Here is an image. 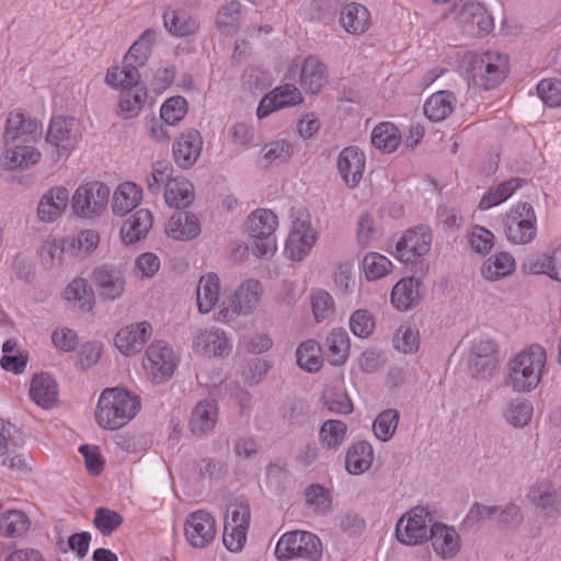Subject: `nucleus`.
<instances>
[{"instance_id":"obj_1","label":"nucleus","mask_w":561,"mask_h":561,"mask_svg":"<svg viewBox=\"0 0 561 561\" xmlns=\"http://www.w3.org/2000/svg\"><path fill=\"white\" fill-rule=\"evenodd\" d=\"M140 409V401L121 388H107L101 393L95 419L98 424L110 431L125 426Z\"/></svg>"},{"instance_id":"obj_2","label":"nucleus","mask_w":561,"mask_h":561,"mask_svg":"<svg viewBox=\"0 0 561 561\" xmlns=\"http://www.w3.org/2000/svg\"><path fill=\"white\" fill-rule=\"evenodd\" d=\"M546 359V351L538 344L522 351L508 363L510 371L505 385L515 391H531L540 382Z\"/></svg>"},{"instance_id":"obj_3","label":"nucleus","mask_w":561,"mask_h":561,"mask_svg":"<svg viewBox=\"0 0 561 561\" xmlns=\"http://www.w3.org/2000/svg\"><path fill=\"white\" fill-rule=\"evenodd\" d=\"M275 556L278 560L294 558L319 561L322 557L321 540L309 531L294 530L284 534L275 548Z\"/></svg>"},{"instance_id":"obj_4","label":"nucleus","mask_w":561,"mask_h":561,"mask_svg":"<svg viewBox=\"0 0 561 561\" xmlns=\"http://www.w3.org/2000/svg\"><path fill=\"white\" fill-rule=\"evenodd\" d=\"M248 224L253 240V254L257 257L272 255L276 250V238L274 236L278 225L276 215L270 209H256L249 216Z\"/></svg>"},{"instance_id":"obj_5","label":"nucleus","mask_w":561,"mask_h":561,"mask_svg":"<svg viewBox=\"0 0 561 561\" xmlns=\"http://www.w3.org/2000/svg\"><path fill=\"white\" fill-rule=\"evenodd\" d=\"M111 190L102 182L80 185L71 198L73 213L82 218L92 219L101 215L108 204Z\"/></svg>"},{"instance_id":"obj_6","label":"nucleus","mask_w":561,"mask_h":561,"mask_svg":"<svg viewBox=\"0 0 561 561\" xmlns=\"http://www.w3.org/2000/svg\"><path fill=\"white\" fill-rule=\"evenodd\" d=\"M504 232L508 241L515 244H528L537 234V217L528 203H518L505 218Z\"/></svg>"},{"instance_id":"obj_7","label":"nucleus","mask_w":561,"mask_h":561,"mask_svg":"<svg viewBox=\"0 0 561 561\" xmlns=\"http://www.w3.org/2000/svg\"><path fill=\"white\" fill-rule=\"evenodd\" d=\"M431 522L430 513L424 507L412 508L398 520L396 525L397 539L408 546L423 543L432 533Z\"/></svg>"},{"instance_id":"obj_8","label":"nucleus","mask_w":561,"mask_h":561,"mask_svg":"<svg viewBox=\"0 0 561 561\" xmlns=\"http://www.w3.org/2000/svg\"><path fill=\"white\" fill-rule=\"evenodd\" d=\"M263 293L259 280L247 279L236 290L231 301V308L219 310L217 320L229 322L239 314H250L259 306Z\"/></svg>"},{"instance_id":"obj_9","label":"nucleus","mask_w":561,"mask_h":561,"mask_svg":"<svg viewBox=\"0 0 561 561\" xmlns=\"http://www.w3.org/2000/svg\"><path fill=\"white\" fill-rule=\"evenodd\" d=\"M470 65L472 79L485 90L494 88L504 79L506 65L499 53L485 51L480 56H476Z\"/></svg>"},{"instance_id":"obj_10","label":"nucleus","mask_w":561,"mask_h":561,"mask_svg":"<svg viewBox=\"0 0 561 561\" xmlns=\"http://www.w3.org/2000/svg\"><path fill=\"white\" fill-rule=\"evenodd\" d=\"M432 244V232L428 227L419 226L405 231L396 244V256L404 263L428 253Z\"/></svg>"},{"instance_id":"obj_11","label":"nucleus","mask_w":561,"mask_h":561,"mask_svg":"<svg viewBox=\"0 0 561 561\" xmlns=\"http://www.w3.org/2000/svg\"><path fill=\"white\" fill-rule=\"evenodd\" d=\"M144 366L151 374L154 382H163L173 375L175 369L173 350L164 341L150 344L146 351Z\"/></svg>"},{"instance_id":"obj_12","label":"nucleus","mask_w":561,"mask_h":561,"mask_svg":"<svg viewBox=\"0 0 561 561\" xmlns=\"http://www.w3.org/2000/svg\"><path fill=\"white\" fill-rule=\"evenodd\" d=\"M80 138V124L72 116H56L51 118L46 135V141L62 151H71Z\"/></svg>"},{"instance_id":"obj_13","label":"nucleus","mask_w":561,"mask_h":561,"mask_svg":"<svg viewBox=\"0 0 561 561\" xmlns=\"http://www.w3.org/2000/svg\"><path fill=\"white\" fill-rule=\"evenodd\" d=\"M184 533L192 547L205 548L216 536L215 519L203 510L191 513L185 520Z\"/></svg>"},{"instance_id":"obj_14","label":"nucleus","mask_w":561,"mask_h":561,"mask_svg":"<svg viewBox=\"0 0 561 561\" xmlns=\"http://www.w3.org/2000/svg\"><path fill=\"white\" fill-rule=\"evenodd\" d=\"M203 138L195 128L183 130L172 147L176 165L183 170L191 169L198 160L203 149Z\"/></svg>"},{"instance_id":"obj_15","label":"nucleus","mask_w":561,"mask_h":561,"mask_svg":"<svg viewBox=\"0 0 561 561\" xmlns=\"http://www.w3.org/2000/svg\"><path fill=\"white\" fill-rule=\"evenodd\" d=\"M41 123L25 113L19 111L10 112L7 117L5 129L3 133L4 146L8 147L13 145L19 139L25 144L35 141L36 133Z\"/></svg>"},{"instance_id":"obj_16","label":"nucleus","mask_w":561,"mask_h":561,"mask_svg":"<svg viewBox=\"0 0 561 561\" xmlns=\"http://www.w3.org/2000/svg\"><path fill=\"white\" fill-rule=\"evenodd\" d=\"M92 282L100 297L105 300H115L125 290V278L122 272L113 265L95 267L92 272Z\"/></svg>"},{"instance_id":"obj_17","label":"nucleus","mask_w":561,"mask_h":561,"mask_svg":"<svg viewBox=\"0 0 561 561\" xmlns=\"http://www.w3.org/2000/svg\"><path fill=\"white\" fill-rule=\"evenodd\" d=\"M366 158L364 152L355 147L350 146L344 148L337 158V170L348 188H355L365 170Z\"/></svg>"},{"instance_id":"obj_18","label":"nucleus","mask_w":561,"mask_h":561,"mask_svg":"<svg viewBox=\"0 0 561 561\" xmlns=\"http://www.w3.org/2000/svg\"><path fill=\"white\" fill-rule=\"evenodd\" d=\"M151 334L152 327L147 321L130 324L117 332L115 345L122 354L135 355L144 348Z\"/></svg>"},{"instance_id":"obj_19","label":"nucleus","mask_w":561,"mask_h":561,"mask_svg":"<svg viewBox=\"0 0 561 561\" xmlns=\"http://www.w3.org/2000/svg\"><path fill=\"white\" fill-rule=\"evenodd\" d=\"M301 102L302 94L300 90L294 84L286 83L275 88L261 100L256 110V115L259 118H263L276 110L294 106Z\"/></svg>"},{"instance_id":"obj_20","label":"nucleus","mask_w":561,"mask_h":561,"mask_svg":"<svg viewBox=\"0 0 561 561\" xmlns=\"http://www.w3.org/2000/svg\"><path fill=\"white\" fill-rule=\"evenodd\" d=\"M69 204V191L64 186H55L47 191L39 199L37 217L42 222L56 221Z\"/></svg>"},{"instance_id":"obj_21","label":"nucleus","mask_w":561,"mask_h":561,"mask_svg":"<svg viewBox=\"0 0 561 561\" xmlns=\"http://www.w3.org/2000/svg\"><path fill=\"white\" fill-rule=\"evenodd\" d=\"M459 19L478 37H483L493 28L492 16L479 2L465 3L459 11Z\"/></svg>"},{"instance_id":"obj_22","label":"nucleus","mask_w":561,"mask_h":561,"mask_svg":"<svg viewBox=\"0 0 561 561\" xmlns=\"http://www.w3.org/2000/svg\"><path fill=\"white\" fill-rule=\"evenodd\" d=\"M428 539L432 540L434 551L443 559H451L460 550V536L455 528L445 524H433Z\"/></svg>"},{"instance_id":"obj_23","label":"nucleus","mask_w":561,"mask_h":561,"mask_svg":"<svg viewBox=\"0 0 561 561\" xmlns=\"http://www.w3.org/2000/svg\"><path fill=\"white\" fill-rule=\"evenodd\" d=\"M41 157V151L35 147L14 142L5 147L2 168L10 171L26 170L38 163Z\"/></svg>"},{"instance_id":"obj_24","label":"nucleus","mask_w":561,"mask_h":561,"mask_svg":"<svg viewBox=\"0 0 561 561\" xmlns=\"http://www.w3.org/2000/svg\"><path fill=\"white\" fill-rule=\"evenodd\" d=\"M524 268L530 274H546L561 282V243L551 253H538L527 257Z\"/></svg>"},{"instance_id":"obj_25","label":"nucleus","mask_w":561,"mask_h":561,"mask_svg":"<svg viewBox=\"0 0 561 561\" xmlns=\"http://www.w3.org/2000/svg\"><path fill=\"white\" fill-rule=\"evenodd\" d=\"M350 337L342 328H334L325 337L322 355L332 366H342L350 355Z\"/></svg>"},{"instance_id":"obj_26","label":"nucleus","mask_w":561,"mask_h":561,"mask_svg":"<svg viewBox=\"0 0 561 561\" xmlns=\"http://www.w3.org/2000/svg\"><path fill=\"white\" fill-rule=\"evenodd\" d=\"M328 81V69L317 57L309 56L305 59L300 72V85L305 92L318 94Z\"/></svg>"},{"instance_id":"obj_27","label":"nucleus","mask_w":561,"mask_h":561,"mask_svg":"<svg viewBox=\"0 0 561 561\" xmlns=\"http://www.w3.org/2000/svg\"><path fill=\"white\" fill-rule=\"evenodd\" d=\"M339 21L341 26L353 35L366 33L371 25L368 9L356 2L348 3L342 8Z\"/></svg>"},{"instance_id":"obj_28","label":"nucleus","mask_w":561,"mask_h":561,"mask_svg":"<svg viewBox=\"0 0 561 561\" xmlns=\"http://www.w3.org/2000/svg\"><path fill=\"white\" fill-rule=\"evenodd\" d=\"M422 282L415 277L402 278L392 288L391 304L399 310H408L422 298Z\"/></svg>"},{"instance_id":"obj_29","label":"nucleus","mask_w":561,"mask_h":561,"mask_svg":"<svg viewBox=\"0 0 561 561\" xmlns=\"http://www.w3.org/2000/svg\"><path fill=\"white\" fill-rule=\"evenodd\" d=\"M32 400L44 409H50L58 399V386L48 373H41L33 377L30 387Z\"/></svg>"},{"instance_id":"obj_30","label":"nucleus","mask_w":561,"mask_h":561,"mask_svg":"<svg viewBox=\"0 0 561 561\" xmlns=\"http://www.w3.org/2000/svg\"><path fill=\"white\" fill-rule=\"evenodd\" d=\"M218 420V408L214 400H204L193 409L190 427L193 434L203 436L210 433Z\"/></svg>"},{"instance_id":"obj_31","label":"nucleus","mask_w":561,"mask_h":561,"mask_svg":"<svg viewBox=\"0 0 561 561\" xmlns=\"http://www.w3.org/2000/svg\"><path fill=\"white\" fill-rule=\"evenodd\" d=\"M152 227V215L147 209H138L130 215L121 228L125 244H134L145 238Z\"/></svg>"},{"instance_id":"obj_32","label":"nucleus","mask_w":561,"mask_h":561,"mask_svg":"<svg viewBox=\"0 0 561 561\" xmlns=\"http://www.w3.org/2000/svg\"><path fill=\"white\" fill-rule=\"evenodd\" d=\"M165 203L176 209H184L194 202V186L183 176H171L164 190Z\"/></svg>"},{"instance_id":"obj_33","label":"nucleus","mask_w":561,"mask_h":561,"mask_svg":"<svg viewBox=\"0 0 561 561\" xmlns=\"http://www.w3.org/2000/svg\"><path fill=\"white\" fill-rule=\"evenodd\" d=\"M168 234L176 240H191L201 233L198 218L186 211L173 214L169 219Z\"/></svg>"},{"instance_id":"obj_34","label":"nucleus","mask_w":561,"mask_h":561,"mask_svg":"<svg viewBox=\"0 0 561 561\" xmlns=\"http://www.w3.org/2000/svg\"><path fill=\"white\" fill-rule=\"evenodd\" d=\"M141 193V187L133 182L119 184L113 195V213L116 216H125L140 203L142 197Z\"/></svg>"},{"instance_id":"obj_35","label":"nucleus","mask_w":561,"mask_h":561,"mask_svg":"<svg viewBox=\"0 0 561 561\" xmlns=\"http://www.w3.org/2000/svg\"><path fill=\"white\" fill-rule=\"evenodd\" d=\"M374 459V450L369 443L353 444L345 455V468L350 474L357 476L367 471Z\"/></svg>"},{"instance_id":"obj_36","label":"nucleus","mask_w":561,"mask_h":561,"mask_svg":"<svg viewBox=\"0 0 561 561\" xmlns=\"http://www.w3.org/2000/svg\"><path fill=\"white\" fill-rule=\"evenodd\" d=\"M168 32L178 37L193 35L199 28V21L184 10H173L163 14Z\"/></svg>"},{"instance_id":"obj_37","label":"nucleus","mask_w":561,"mask_h":561,"mask_svg":"<svg viewBox=\"0 0 561 561\" xmlns=\"http://www.w3.org/2000/svg\"><path fill=\"white\" fill-rule=\"evenodd\" d=\"M528 499L546 516H551L558 511V492L548 480L540 481L534 485L528 493Z\"/></svg>"},{"instance_id":"obj_38","label":"nucleus","mask_w":561,"mask_h":561,"mask_svg":"<svg viewBox=\"0 0 561 561\" xmlns=\"http://www.w3.org/2000/svg\"><path fill=\"white\" fill-rule=\"evenodd\" d=\"M220 280L216 273H207L199 278L197 286V306L202 313H208L219 298Z\"/></svg>"},{"instance_id":"obj_39","label":"nucleus","mask_w":561,"mask_h":561,"mask_svg":"<svg viewBox=\"0 0 561 561\" xmlns=\"http://www.w3.org/2000/svg\"><path fill=\"white\" fill-rule=\"evenodd\" d=\"M194 346L206 354L226 356L229 353V343L225 332L217 329L205 330L194 340Z\"/></svg>"},{"instance_id":"obj_40","label":"nucleus","mask_w":561,"mask_h":561,"mask_svg":"<svg viewBox=\"0 0 561 561\" xmlns=\"http://www.w3.org/2000/svg\"><path fill=\"white\" fill-rule=\"evenodd\" d=\"M456 98L449 91H438L432 94L424 104V114L432 122L445 119L454 110Z\"/></svg>"},{"instance_id":"obj_41","label":"nucleus","mask_w":561,"mask_h":561,"mask_svg":"<svg viewBox=\"0 0 561 561\" xmlns=\"http://www.w3.org/2000/svg\"><path fill=\"white\" fill-rule=\"evenodd\" d=\"M514 268V257L507 252H500L482 264L481 274L488 280H496L511 274Z\"/></svg>"},{"instance_id":"obj_42","label":"nucleus","mask_w":561,"mask_h":561,"mask_svg":"<svg viewBox=\"0 0 561 561\" xmlns=\"http://www.w3.org/2000/svg\"><path fill=\"white\" fill-rule=\"evenodd\" d=\"M322 346L314 340L302 342L297 351V364L309 373L320 370L322 366Z\"/></svg>"},{"instance_id":"obj_43","label":"nucleus","mask_w":561,"mask_h":561,"mask_svg":"<svg viewBox=\"0 0 561 561\" xmlns=\"http://www.w3.org/2000/svg\"><path fill=\"white\" fill-rule=\"evenodd\" d=\"M146 98L147 92L142 87L123 89L119 95L118 114L124 119L135 117L144 105Z\"/></svg>"},{"instance_id":"obj_44","label":"nucleus","mask_w":561,"mask_h":561,"mask_svg":"<svg viewBox=\"0 0 561 561\" xmlns=\"http://www.w3.org/2000/svg\"><path fill=\"white\" fill-rule=\"evenodd\" d=\"M241 18V3L237 0H230L222 4L217 13L216 24L219 31L225 35H233L239 28Z\"/></svg>"},{"instance_id":"obj_45","label":"nucleus","mask_w":561,"mask_h":561,"mask_svg":"<svg viewBox=\"0 0 561 561\" xmlns=\"http://www.w3.org/2000/svg\"><path fill=\"white\" fill-rule=\"evenodd\" d=\"M400 141V131L392 123H380L371 133V144L385 152H393Z\"/></svg>"},{"instance_id":"obj_46","label":"nucleus","mask_w":561,"mask_h":561,"mask_svg":"<svg viewBox=\"0 0 561 561\" xmlns=\"http://www.w3.org/2000/svg\"><path fill=\"white\" fill-rule=\"evenodd\" d=\"M347 425L340 420H327L320 427L319 440L323 447L336 450L345 440Z\"/></svg>"},{"instance_id":"obj_47","label":"nucleus","mask_w":561,"mask_h":561,"mask_svg":"<svg viewBox=\"0 0 561 561\" xmlns=\"http://www.w3.org/2000/svg\"><path fill=\"white\" fill-rule=\"evenodd\" d=\"M30 527L28 517L18 510L0 515V535L12 538L23 535Z\"/></svg>"},{"instance_id":"obj_48","label":"nucleus","mask_w":561,"mask_h":561,"mask_svg":"<svg viewBox=\"0 0 561 561\" xmlns=\"http://www.w3.org/2000/svg\"><path fill=\"white\" fill-rule=\"evenodd\" d=\"M154 41L156 32L150 28L146 30L131 45L124 59L139 66H145L151 55Z\"/></svg>"},{"instance_id":"obj_49","label":"nucleus","mask_w":561,"mask_h":561,"mask_svg":"<svg viewBox=\"0 0 561 561\" xmlns=\"http://www.w3.org/2000/svg\"><path fill=\"white\" fill-rule=\"evenodd\" d=\"M64 296L68 301L73 302L82 310L92 308L93 294L83 278L73 279L65 289Z\"/></svg>"},{"instance_id":"obj_50","label":"nucleus","mask_w":561,"mask_h":561,"mask_svg":"<svg viewBox=\"0 0 561 561\" xmlns=\"http://www.w3.org/2000/svg\"><path fill=\"white\" fill-rule=\"evenodd\" d=\"M316 242V236L311 230L304 232L293 231L286 243V252L291 260H302Z\"/></svg>"},{"instance_id":"obj_51","label":"nucleus","mask_w":561,"mask_h":561,"mask_svg":"<svg viewBox=\"0 0 561 561\" xmlns=\"http://www.w3.org/2000/svg\"><path fill=\"white\" fill-rule=\"evenodd\" d=\"M398 422L399 411L387 409L380 412L373 424L376 437L382 442L389 440L397 430Z\"/></svg>"},{"instance_id":"obj_52","label":"nucleus","mask_w":561,"mask_h":561,"mask_svg":"<svg viewBox=\"0 0 561 561\" xmlns=\"http://www.w3.org/2000/svg\"><path fill=\"white\" fill-rule=\"evenodd\" d=\"M306 502L318 515H327L332 510V497L328 489L314 483L306 490Z\"/></svg>"},{"instance_id":"obj_53","label":"nucleus","mask_w":561,"mask_h":561,"mask_svg":"<svg viewBox=\"0 0 561 561\" xmlns=\"http://www.w3.org/2000/svg\"><path fill=\"white\" fill-rule=\"evenodd\" d=\"M499 366V356H469L468 367L470 376L474 379L490 380Z\"/></svg>"},{"instance_id":"obj_54","label":"nucleus","mask_w":561,"mask_h":561,"mask_svg":"<svg viewBox=\"0 0 561 561\" xmlns=\"http://www.w3.org/2000/svg\"><path fill=\"white\" fill-rule=\"evenodd\" d=\"M365 276L368 280H376L386 276L392 267L391 261L382 254L370 252L363 260Z\"/></svg>"},{"instance_id":"obj_55","label":"nucleus","mask_w":561,"mask_h":561,"mask_svg":"<svg viewBox=\"0 0 561 561\" xmlns=\"http://www.w3.org/2000/svg\"><path fill=\"white\" fill-rule=\"evenodd\" d=\"M66 241L69 243L76 256L84 257L98 248L100 236L95 230L87 229Z\"/></svg>"},{"instance_id":"obj_56","label":"nucleus","mask_w":561,"mask_h":561,"mask_svg":"<svg viewBox=\"0 0 561 561\" xmlns=\"http://www.w3.org/2000/svg\"><path fill=\"white\" fill-rule=\"evenodd\" d=\"M533 415V405L526 400H514L507 404L504 417L514 427H524Z\"/></svg>"},{"instance_id":"obj_57","label":"nucleus","mask_w":561,"mask_h":561,"mask_svg":"<svg viewBox=\"0 0 561 561\" xmlns=\"http://www.w3.org/2000/svg\"><path fill=\"white\" fill-rule=\"evenodd\" d=\"M187 112V102L183 96L176 95L168 99L161 106L160 118L169 126L176 125Z\"/></svg>"},{"instance_id":"obj_58","label":"nucleus","mask_w":561,"mask_h":561,"mask_svg":"<svg viewBox=\"0 0 561 561\" xmlns=\"http://www.w3.org/2000/svg\"><path fill=\"white\" fill-rule=\"evenodd\" d=\"M393 345L404 354L416 352L420 346V335L416 327L410 324L400 327L393 337Z\"/></svg>"},{"instance_id":"obj_59","label":"nucleus","mask_w":561,"mask_h":561,"mask_svg":"<svg viewBox=\"0 0 561 561\" xmlns=\"http://www.w3.org/2000/svg\"><path fill=\"white\" fill-rule=\"evenodd\" d=\"M311 309L314 320L320 323L328 320L334 312V301L331 295L322 289L311 294Z\"/></svg>"},{"instance_id":"obj_60","label":"nucleus","mask_w":561,"mask_h":561,"mask_svg":"<svg viewBox=\"0 0 561 561\" xmlns=\"http://www.w3.org/2000/svg\"><path fill=\"white\" fill-rule=\"evenodd\" d=\"M93 524L103 536H110L123 524V517L115 511L98 507Z\"/></svg>"},{"instance_id":"obj_61","label":"nucleus","mask_w":561,"mask_h":561,"mask_svg":"<svg viewBox=\"0 0 561 561\" xmlns=\"http://www.w3.org/2000/svg\"><path fill=\"white\" fill-rule=\"evenodd\" d=\"M66 240H47L42 245L41 262L46 268H54L62 263Z\"/></svg>"},{"instance_id":"obj_62","label":"nucleus","mask_w":561,"mask_h":561,"mask_svg":"<svg viewBox=\"0 0 561 561\" xmlns=\"http://www.w3.org/2000/svg\"><path fill=\"white\" fill-rule=\"evenodd\" d=\"M227 513L229 515L226 516L225 524H228L230 526L240 525L249 527L251 511L250 504L244 497H237L229 505Z\"/></svg>"},{"instance_id":"obj_63","label":"nucleus","mask_w":561,"mask_h":561,"mask_svg":"<svg viewBox=\"0 0 561 561\" xmlns=\"http://www.w3.org/2000/svg\"><path fill=\"white\" fill-rule=\"evenodd\" d=\"M350 327L354 335L368 337L375 329V318L368 310L358 309L351 316Z\"/></svg>"},{"instance_id":"obj_64","label":"nucleus","mask_w":561,"mask_h":561,"mask_svg":"<svg viewBox=\"0 0 561 561\" xmlns=\"http://www.w3.org/2000/svg\"><path fill=\"white\" fill-rule=\"evenodd\" d=\"M537 92L548 106H561V81L543 79L537 84Z\"/></svg>"}]
</instances>
